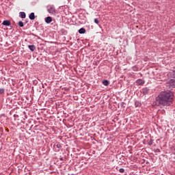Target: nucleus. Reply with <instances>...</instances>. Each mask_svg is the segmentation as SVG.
<instances>
[{"label": "nucleus", "mask_w": 175, "mask_h": 175, "mask_svg": "<svg viewBox=\"0 0 175 175\" xmlns=\"http://www.w3.org/2000/svg\"><path fill=\"white\" fill-rule=\"evenodd\" d=\"M29 20H35L36 17H35V13L31 12L29 16Z\"/></svg>", "instance_id": "nucleus-8"}, {"label": "nucleus", "mask_w": 175, "mask_h": 175, "mask_svg": "<svg viewBox=\"0 0 175 175\" xmlns=\"http://www.w3.org/2000/svg\"><path fill=\"white\" fill-rule=\"evenodd\" d=\"M136 83L138 85H143L144 84L145 81H144V80L139 79L136 81Z\"/></svg>", "instance_id": "nucleus-5"}, {"label": "nucleus", "mask_w": 175, "mask_h": 175, "mask_svg": "<svg viewBox=\"0 0 175 175\" xmlns=\"http://www.w3.org/2000/svg\"><path fill=\"white\" fill-rule=\"evenodd\" d=\"M103 85H106V86L109 85V81L107 80L103 81Z\"/></svg>", "instance_id": "nucleus-13"}, {"label": "nucleus", "mask_w": 175, "mask_h": 175, "mask_svg": "<svg viewBox=\"0 0 175 175\" xmlns=\"http://www.w3.org/2000/svg\"><path fill=\"white\" fill-rule=\"evenodd\" d=\"M19 17H21V18H25L27 17V15L25 14V12H21L19 13Z\"/></svg>", "instance_id": "nucleus-7"}, {"label": "nucleus", "mask_w": 175, "mask_h": 175, "mask_svg": "<svg viewBox=\"0 0 175 175\" xmlns=\"http://www.w3.org/2000/svg\"><path fill=\"white\" fill-rule=\"evenodd\" d=\"M150 90L147 88L142 89L141 91L142 94H143L144 95H147V94H148Z\"/></svg>", "instance_id": "nucleus-4"}, {"label": "nucleus", "mask_w": 175, "mask_h": 175, "mask_svg": "<svg viewBox=\"0 0 175 175\" xmlns=\"http://www.w3.org/2000/svg\"><path fill=\"white\" fill-rule=\"evenodd\" d=\"M3 25H5V27L10 26V21H4L3 22Z\"/></svg>", "instance_id": "nucleus-9"}, {"label": "nucleus", "mask_w": 175, "mask_h": 175, "mask_svg": "<svg viewBox=\"0 0 175 175\" xmlns=\"http://www.w3.org/2000/svg\"><path fill=\"white\" fill-rule=\"evenodd\" d=\"M48 13H50V14H55V8L54 7H50L48 10Z\"/></svg>", "instance_id": "nucleus-3"}, {"label": "nucleus", "mask_w": 175, "mask_h": 175, "mask_svg": "<svg viewBox=\"0 0 175 175\" xmlns=\"http://www.w3.org/2000/svg\"><path fill=\"white\" fill-rule=\"evenodd\" d=\"M94 23H95V24L98 25L99 24V20H98V18H94Z\"/></svg>", "instance_id": "nucleus-16"}, {"label": "nucleus", "mask_w": 175, "mask_h": 175, "mask_svg": "<svg viewBox=\"0 0 175 175\" xmlns=\"http://www.w3.org/2000/svg\"><path fill=\"white\" fill-rule=\"evenodd\" d=\"M51 21H53V18H51V16H47L46 18H45V23H46V24H50Z\"/></svg>", "instance_id": "nucleus-6"}, {"label": "nucleus", "mask_w": 175, "mask_h": 175, "mask_svg": "<svg viewBox=\"0 0 175 175\" xmlns=\"http://www.w3.org/2000/svg\"><path fill=\"white\" fill-rule=\"evenodd\" d=\"M170 88H175V79H171L168 81Z\"/></svg>", "instance_id": "nucleus-2"}, {"label": "nucleus", "mask_w": 175, "mask_h": 175, "mask_svg": "<svg viewBox=\"0 0 175 175\" xmlns=\"http://www.w3.org/2000/svg\"><path fill=\"white\" fill-rule=\"evenodd\" d=\"M174 94L170 90L161 92L153 102V106H163L167 107L173 103Z\"/></svg>", "instance_id": "nucleus-1"}, {"label": "nucleus", "mask_w": 175, "mask_h": 175, "mask_svg": "<svg viewBox=\"0 0 175 175\" xmlns=\"http://www.w3.org/2000/svg\"><path fill=\"white\" fill-rule=\"evenodd\" d=\"M135 107H140L142 106V103H140L139 101H135Z\"/></svg>", "instance_id": "nucleus-11"}, {"label": "nucleus", "mask_w": 175, "mask_h": 175, "mask_svg": "<svg viewBox=\"0 0 175 175\" xmlns=\"http://www.w3.org/2000/svg\"><path fill=\"white\" fill-rule=\"evenodd\" d=\"M57 148H59V146L58 145H57Z\"/></svg>", "instance_id": "nucleus-20"}, {"label": "nucleus", "mask_w": 175, "mask_h": 175, "mask_svg": "<svg viewBox=\"0 0 175 175\" xmlns=\"http://www.w3.org/2000/svg\"><path fill=\"white\" fill-rule=\"evenodd\" d=\"M79 33H85V29H84V28H81V29L79 30Z\"/></svg>", "instance_id": "nucleus-12"}, {"label": "nucleus", "mask_w": 175, "mask_h": 175, "mask_svg": "<svg viewBox=\"0 0 175 175\" xmlns=\"http://www.w3.org/2000/svg\"><path fill=\"white\" fill-rule=\"evenodd\" d=\"M18 25H19V27H24V23L23 21H19Z\"/></svg>", "instance_id": "nucleus-15"}, {"label": "nucleus", "mask_w": 175, "mask_h": 175, "mask_svg": "<svg viewBox=\"0 0 175 175\" xmlns=\"http://www.w3.org/2000/svg\"><path fill=\"white\" fill-rule=\"evenodd\" d=\"M155 152H161V150H159V149H156V150H155Z\"/></svg>", "instance_id": "nucleus-19"}, {"label": "nucleus", "mask_w": 175, "mask_h": 175, "mask_svg": "<svg viewBox=\"0 0 175 175\" xmlns=\"http://www.w3.org/2000/svg\"><path fill=\"white\" fill-rule=\"evenodd\" d=\"M5 92V89H0V94H3Z\"/></svg>", "instance_id": "nucleus-18"}, {"label": "nucleus", "mask_w": 175, "mask_h": 175, "mask_svg": "<svg viewBox=\"0 0 175 175\" xmlns=\"http://www.w3.org/2000/svg\"><path fill=\"white\" fill-rule=\"evenodd\" d=\"M154 143V140L152 139H150V141L148 142V146H152V144Z\"/></svg>", "instance_id": "nucleus-14"}, {"label": "nucleus", "mask_w": 175, "mask_h": 175, "mask_svg": "<svg viewBox=\"0 0 175 175\" xmlns=\"http://www.w3.org/2000/svg\"><path fill=\"white\" fill-rule=\"evenodd\" d=\"M30 51H33L34 50H36V47L35 45H29L28 46Z\"/></svg>", "instance_id": "nucleus-10"}, {"label": "nucleus", "mask_w": 175, "mask_h": 175, "mask_svg": "<svg viewBox=\"0 0 175 175\" xmlns=\"http://www.w3.org/2000/svg\"><path fill=\"white\" fill-rule=\"evenodd\" d=\"M119 172H120V173H124V172H125V170L124 168H120L119 170Z\"/></svg>", "instance_id": "nucleus-17"}]
</instances>
